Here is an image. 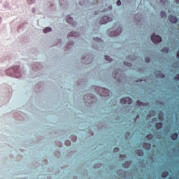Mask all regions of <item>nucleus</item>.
Returning a JSON list of instances; mask_svg holds the SVG:
<instances>
[{"label": "nucleus", "mask_w": 179, "mask_h": 179, "mask_svg": "<svg viewBox=\"0 0 179 179\" xmlns=\"http://www.w3.org/2000/svg\"><path fill=\"white\" fill-rule=\"evenodd\" d=\"M113 152L115 153L117 152H120V148H115L113 150Z\"/></svg>", "instance_id": "obj_19"}, {"label": "nucleus", "mask_w": 179, "mask_h": 179, "mask_svg": "<svg viewBox=\"0 0 179 179\" xmlns=\"http://www.w3.org/2000/svg\"><path fill=\"white\" fill-rule=\"evenodd\" d=\"M160 15L162 17H167V15L166 14V11H161Z\"/></svg>", "instance_id": "obj_12"}, {"label": "nucleus", "mask_w": 179, "mask_h": 179, "mask_svg": "<svg viewBox=\"0 0 179 179\" xmlns=\"http://www.w3.org/2000/svg\"><path fill=\"white\" fill-rule=\"evenodd\" d=\"M176 3H179V0H176Z\"/></svg>", "instance_id": "obj_29"}, {"label": "nucleus", "mask_w": 179, "mask_h": 179, "mask_svg": "<svg viewBox=\"0 0 179 179\" xmlns=\"http://www.w3.org/2000/svg\"><path fill=\"white\" fill-rule=\"evenodd\" d=\"M169 20H170V22L171 23H176L177 22H178V20L177 19V17H176L174 15H170L169 17Z\"/></svg>", "instance_id": "obj_5"}, {"label": "nucleus", "mask_w": 179, "mask_h": 179, "mask_svg": "<svg viewBox=\"0 0 179 179\" xmlns=\"http://www.w3.org/2000/svg\"><path fill=\"white\" fill-rule=\"evenodd\" d=\"M152 121H157V118H156V117L153 118Z\"/></svg>", "instance_id": "obj_26"}, {"label": "nucleus", "mask_w": 179, "mask_h": 179, "mask_svg": "<svg viewBox=\"0 0 179 179\" xmlns=\"http://www.w3.org/2000/svg\"><path fill=\"white\" fill-rule=\"evenodd\" d=\"M111 9H113V7L110 6L109 10H111Z\"/></svg>", "instance_id": "obj_30"}, {"label": "nucleus", "mask_w": 179, "mask_h": 179, "mask_svg": "<svg viewBox=\"0 0 179 179\" xmlns=\"http://www.w3.org/2000/svg\"><path fill=\"white\" fill-rule=\"evenodd\" d=\"M120 103L121 104H132V99L129 97L122 98Z\"/></svg>", "instance_id": "obj_3"}, {"label": "nucleus", "mask_w": 179, "mask_h": 179, "mask_svg": "<svg viewBox=\"0 0 179 179\" xmlns=\"http://www.w3.org/2000/svg\"><path fill=\"white\" fill-rule=\"evenodd\" d=\"M103 91H104V92H108V90H106V89L103 90Z\"/></svg>", "instance_id": "obj_31"}, {"label": "nucleus", "mask_w": 179, "mask_h": 179, "mask_svg": "<svg viewBox=\"0 0 179 179\" xmlns=\"http://www.w3.org/2000/svg\"><path fill=\"white\" fill-rule=\"evenodd\" d=\"M162 52H165L166 54H167V52H169V48H163L162 50Z\"/></svg>", "instance_id": "obj_14"}, {"label": "nucleus", "mask_w": 179, "mask_h": 179, "mask_svg": "<svg viewBox=\"0 0 179 179\" xmlns=\"http://www.w3.org/2000/svg\"><path fill=\"white\" fill-rule=\"evenodd\" d=\"M162 178H166V177L169 176V172L168 171H164L162 173Z\"/></svg>", "instance_id": "obj_10"}, {"label": "nucleus", "mask_w": 179, "mask_h": 179, "mask_svg": "<svg viewBox=\"0 0 179 179\" xmlns=\"http://www.w3.org/2000/svg\"><path fill=\"white\" fill-rule=\"evenodd\" d=\"M175 79L176 80H179V74H178L176 77H175Z\"/></svg>", "instance_id": "obj_21"}, {"label": "nucleus", "mask_w": 179, "mask_h": 179, "mask_svg": "<svg viewBox=\"0 0 179 179\" xmlns=\"http://www.w3.org/2000/svg\"><path fill=\"white\" fill-rule=\"evenodd\" d=\"M138 104H142V103H140L139 101H138Z\"/></svg>", "instance_id": "obj_33"}, {"label": "nucleus", "mask_w": 179, "mask_h": 179, "mask_svg": "<svg viewBox=\"0 0 179 179\" xmlns=\"http://www.w3.org/2000/svg\"><path fill=\"white\" fill-rule=\"evenodd\" d=\"M95 40H96V41H101V38H95Z\"/></svg>", "instance_id": "obj_24"}, {"label": "nucleus", "mask_w": 179, "mask_h": 179, "mask_svg": "<svg viewBox=\"0 0 179 179\" xmlns=\"http://www.w3.org/2000/svg\"><path fill=\"white\" fill-rule=\"evenodd\" d=\"M65 144L66 145V146H71V142L69 141H66Z\"/></svg>", "instance_id": "obj_17"}, {"label": "nucleus", "mask_w": 179, "mask_h": 179, "mask_svg": "<svg viewBox=\"0 0 179 179\" xmlns=\"http://www.w3.org/2000/svg\"><path fill=\"white\" fill-rule=\"evenodd\" d=\"M152 138H153V135L152 134L147 135V139H152Z\"/></svg>", "instance_id": "obj_16"}, {"label": "nucleus", "mask_w": 179, "mask_h": 179, "mask_svg": "<svg viewBox=\"0 0 179 179\" xmlns=\"http://www.w3.org/2000/svg\"><path fill=\"white\" fill-rule=\"evenodd\" d=\"M108 22H113V18L108 17V16H104L101 18L100 21L101 24H106V23H108Z\"/></svg>", "instance_id": "obj_2"}, {"label": "nucleus", "mask_w": 179, "mask_h": 179, "mask_svg": "<svg viewBox=\"0 0 179 179\" xmlns=\"http://www.w3.org/2000/svg\"><path fill=\"white\" fill-rule=\"evenodd\" d=\"M155 127L157 128V129H162V128L163 127V123L162 122L156 123Z\"/></svg>", "instance_id": "obj_7"}, {"label": "nucleus", "mask_w": 179, "mask_h": 179, "mask_svg": "<svg viewBox=\"0 0 179 179\" xmlns=\"http://www.w3.org/2000/svg\"><path fill=\"white\" fill-rule=\"evenodd\" d=\"M177 58H179V50L177 52V55H176Z\"/></svg>", "instance_id": "obj_25"}, {"label": "nucleus", "mask_w": 179, "mask_h": 179, "mask_svg": "<svg viewBox=\"0 0 179 179\" xmlns=\"http://www.w3.org/2000/svg\"><path fill=\"white\" fill-rule=\"evenodd\" d=\"M117 6H121V1H120V0H118V1H117Z\"/></svg>", "instance_id": "obj_20"}, {"label": "nucleus", "mask_w": 179, "mask_h": 179, "mask_svg": "<svg viewBox=\"0 0 179 179\" xmlns=\"http://www.w3.org/2000/svg\"><path fill=\"white\" fill-rule=\"evenodd\" d=\"M161 78H164V74H162Z\"/></svg>", "instance_id": "obj_28"}, {"label": "nucleus", "mask_w": 179, "mask_h": 179, "mask_svg": "<svg viewBox=\"0 0 179 179\" xmlns=\"http://www.w3.org/2000/svg\"><path fill=\"white\" fill-rule=\"evenodd\" d=\"M105 59L106 61H108L109 62H111V61H113V59L110 58V57L108 56H105Z\"/></svg>", "instance_id": "obj_15"}, {"label": "nucleus", "mask_w": 179, "mask_h": 179, "mask_svg": "<svg viewBox=\"0 0 179 179\" xmlns=\"http://www.w3.org/2000/svg\"><path fill=\"white\" fill-rule=\"evenodd\" d=\"M151 40L152 41H153V43H160L162 41V37L159 35H156L153 34L151 36Z\"/></svg>", "instance_id": "obj_1"}, {"label": "nucleus", "mask_w": 179, "mask_h": 179, "mask_svg": "<svg viewBox=\"0 0 179 179\" xmlns=\"http://www.w3.org/2000/svg\"><path fill=\"white\" fill-rule=\"evenodd\" d=\"M161 1H163V0H161Z\"/></svg>", "instance_id": "obj_35"}, {"label": "nucleus", "mask_w": 179, "mask_h": 179, "mask_svg": "<svg viewBox=\"0 0 179 179\" xmlns=\"http://www.w3.org/2000/svg\"><path fill=\"white\" fill-rule=\"evenodd\" d=\"M135 153L137 156H143V151L142 150H137L135 151Z\"/></svg>", "instance_id": "obj_8"}, {"label": "nucleus", "mask_w": 179, "mask_h": 179, "mask_svg": "<svg viewBox=\"0 0 179 179\" xmlns=\"http://www.w3.org/2000/svg\"><path fill=\"white\" fill-rule=\"evenodd\" d=\"M145 62L149 63L150 62V59L149 57H145Z\"/></svg>", "instance_id": "obj_18"}, {"label": "nucleus", "mask_w": 179, "mask_h": 179, "mask_svg": "<svg viewBox=\"0 0 179 179\" xmlns=\"http://www.w3.org/2000/svg\"><path fill=\"white\" fill-rule=\"evenodd\" d=\"M51 27H46L43 29V33H50V31H52Z\"/></svg>", "instance_id": "obj_9"}, {"label": "nucleus", "mask_w": 179, "mask_h": 179, "mask_svg": "<svg viewBox=\"0 0 179 179\" xmlns=\"http://www.w3.org/2000/svg\"><path fill=\"white\" fill-rule=\"evenodd\" d=\"M69 36L70 37H76V33H75V32H70V33L69 34Z\"/></svg>", "instance_id": "obj_13"}, {"label": "nucleus", "mask_w": 179, "mask_h": 179, "mask_svg": "<svg viewBox=\"0 0 179 179\" xmlns=\"http://www.w3.org/2000/svg\"><path fill=\"white\" fill-rule=\"evenodd\" d=\"M112 36H113L114 37H115L116 36H118V34H115V31L114 34H113Z\"/></svg>", "instance_id": "obj_23"}, {"label": "nucleus", "mask_w": 179, "mask_h": 179, "mask_svg": "<svg viewBox=\"0 0 179 179\" xmlns=\"http://www.w3.org/2000/svg\"><path fill=\"white\" fill-rule=\"evenodd\" d=\"M178 138V134L173 133L172 134H171V138L173 141H177Z\"/></svg>", "instance_id": "obj_6"}, {"label": "nucleus", "mask_w": 179, "mask_h": 179, "mask_svg": "<svg viewBox=\"0 0 179 179\" xmlns=\"http://www.w3.org/2000/svg\"><path fill=\"white\" fill-rule=\"evenodd\" d=\"M66 22L69 24H71L72 26H75V22H73V18L72 17H70L69 15L66 16Z\"/></svg>", "instance_id": "obj_4"}, {"label": "nucleus", "mask_w": 179, "mask_h": 179, "mask_svg": "<svg viewBox=\"0 0 179 179\" xmlns=\"http://www.w3.org/2000/svg\"><path fill=\"white\" fill-rule=\"evenodd\" d=\"M120 157H124V158H125V155H120Z\"/></svg>", "instance_id": "obj_27"}, {"label": "nucleus", "mask_w": 179, "mask_h": 179, "mask_svg": "<svg viewBox=\"0 0 179 179\" xmlns=\"http://www.w3.org/2000/svg\"><path fill=\"white\" fill-rule=\"evenodd\" d=\"M159 120H162V117H160V116H159Z\"/></svg>", "instance_id": "obj_34"}, {"label": "nucleus", "mask_w": 179, "mask_h": 179, "mask_svg": "<svg viewBox=\"0 0 179 179\" xmlns=\"http://www.w3.org/2000/svg\"><path fill=\"white\" fill-rule=\"evenodd\" d=\"M147 145H148L147 150H149V149H150L151 145L150 144H147Z\"/></svg>", "instance_id": "obj_22"}, {"label": "nucleus", "mask_w": 179, "mask_h": 179, "mask_svg": "<svg viewBox=\"0 0 179 179\" xmlns=\"http://www.w3.org/2000/svg\"><path fill=\"white\" fill-rule=\"evenodd\" d=\"M10 71H11V70H10V69L8 70V71H7V73H8V72H10Z\"/></svg>", "instance_id": "obj_32"}, {"label": "nucleus", "mask_w": 179, "mask_h": 179, "mask_svg": "<svg viewBox=\"0 0 179 179\" xmlns=\"http://www.w3.org/2000/svg\"><path fill=\"white\" fill-rule=\"evenodd\" d=\"M129 164H131L129 162H125L124 164H123V167L128 169V167H129Z\"/></svg>", "instance_id": "obj_11"}]
</instances>
